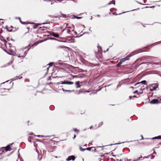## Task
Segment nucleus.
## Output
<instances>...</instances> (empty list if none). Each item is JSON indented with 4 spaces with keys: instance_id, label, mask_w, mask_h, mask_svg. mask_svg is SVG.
<instances>
[{
    "instance_id": "8",
    "label": "nucleus",
    "mask_w": 161,
    "mask_h": 161,
    "mask_svg": "<svg viewBox=\"0 0 161 161\" xmlns=\"http://www.w3.org/2000/svg\"><path fill=\"white\" fill-rule=\"evenodd\" d=\"M150 103L151 104H158L159 103L158 100L156 99H154L152 100L150 102Z\"/></svg>"
},
{
    "instance_id": "43",
    "label": "nucleus",
    "mask_w": 161,
    "mask_h": 161,
    "mask_svg": "<svg viewBox=\"0 0 161 161\" xmlns=\"http://www.w3.org/2000/svg\"><path fill=\"white\" fill-rule=\"evenodd\" d=\"M7 40L8 41H9L10 40L9 39V37H7Z\"/></svg>"
},
{
    "instance_id": "46",
    "label": "nucleus",
    "mask_w": 161,
    "mask_h": 161,
    "mask_svg": "<svg viewBox=\"0 0 161 161\" xmlns=\"http://www.w3.org/2000/svg\"><path fill=\"white\" fill-rule=\"evenodd\" d=\"M132 97H135V98H136L137 97L136 96H134Z\"/></svg>"
},
{
    "instance_id": "56",
    "label": "nucleus",
    "mask_w": 161,
    "mask_h": 161,
    "mask_svg": "<svg viewBox=\"0 0 161 161\" xmlns=\"http://www.w3.org/2000/svg\"><path fill=\"white\" fill-rule=\"evenodd\" d=\"M74 32H75V34H77V33L75 31Z\"/></svg>"
},
{
    "instance_id": "20",
    "label": "nucleus",
    "mask_w": 161,
    "mask_h": 161,
    "mask_svg": "<svg viewBox=\"0 0 161 161\" xmlns=\"http://www.w3.org/2000/svg\"><path fill=\"white\" fill-rule=\"evenodd\" d=\"M146 83V81L144 80L142 81L141 82H140V84H145Z\"/></svg>"
},
{
    "instance_id": "49",
    "label": "nucleus",
    "mask_w": 161,
    "mask_h": 161,
    "mask_svg": "<svg viewBox=\"0 0 161 161\" xmlns=\"http://www.w3.org/2000/svg\"><path fill=\"white\" fill-rule=\"evenodd\" d=\"M136 84L137 85L138 84H140V82H138V83H136Z\"/></svg>"
},
{
    "instance_id": "30",
    "label": "nucleus",
    "mask_w": 161,
    "mask_h": 161,
    "mask_svg": "<svg viewBox=\"0 0 161 161\" xmlns=\"http://www.w3.org/2000/svg\"><path fill=\"white\" fill-rule=\"evenodd\" d=\"M40 157V156H39V155L38 154V159L39 160V161H40V160L42 159V156H41V157H40H40Z\"/></svg>"
},
{
    "instance_id": "41",
    "label": "nucleus",
    "mask_w": 161,
    "mask_h": 161,
    "mask_svg": "<svg viewBox=\"0 0 161 161\" xmlns=\"http://www.w3.org/2000/svg\"><path fill=\"white\" fill-rule=\"evenodd\" d=\"M142 158V156H141V157H139V158H138V159H137V161H139V160H140V158Z\"/></svg>"
},
{
    "instance_id": "14",
    "label": "nucleus",
    "mask_w": 161,
    "mask_h": 161,
    "mask_svg": "<svg viewBox=\"0 0 161 161\" xmlns=\"http://www.w3.org/2000/svg\"><path fill=\"white\" fill-rule=\"evenodd\" d=\"M152 139H161V136H159L152 138Z\"/></svg>"
},
{
    "instance_id": "36",
    "label": "nucleus",
    "mask_w": 161,
    "mask_h": 161,
    "mask_svg": "<svg viewBox=\"0 0 161 161\" xmlns=\"http://www.w3.org/2000/svg\"><path fill=\"white\" fill-rule=\"evenodd\" d=\"M138 91L137 90H136L135 91H134V92H133V93L134 94H135V93H137L138 94Z\"/></svg>"
},
{
    "instance_id": "45",
    "label": "nucleus",
    "mask_w": 161,
    "mask_h": 161,
    "mask_svg": "<svg viewBox=\"0 0 161 161\" xmlns=\"http://www.w3.org/2000/svg\"><path fill=\"white\" fill-rule=\"evenodd\" d=\"M125 161H126V160L128 161L129 160H130V159L128 160V159H127V158H125Z\"/></svg>"
},
{
    "instance_id": "27",
    "label": "nucleus",
    "mask_w": 161,
    "mask_h": 161,
    "mask_svg": "<svg viewBox=\"0 0 161 161\" xmlns=\"http://www.w3.org/2000/svg\"><path fill=\"white\" fill-rule=\"evenodd\" d=\"M48 39L51 40H56L57 41H58V40L57 39L54 38H48Z\"/></svg>"
},
{
    "instance_id": "35",
    "label": "nucleus",
    "mask_w": 161,
    "mask_h": 161,
    "mask_svg": "<svg viewBox=\"0 0 161 161\" xmlns=\"http://www.w3.org/2000/svg\"><path fill=\"white\" fill-rule=\"evenodd\" d=\"M61 14L63 15V17L64 18H65L66 16V15L65 14H63L61 13Z\"/></svg>"
},
{
    "instance_id": "25",
    "label": "nucleus",
    "mask_w": 161,
    "mask_h": 161,
    "mask_svg": "<svg viewBox=\"0 0 161 161\" xmlns=\"http://www.w3.org/2000/svg\"><path fill=\"white\" fill-rule=\"evenodd\" d=\"M75 159V157L73 155H71V160H74Z\"/></svg>"
},
{
    "instance_id": "4",
    "label": "nucleus",
    "mask_w": 161,
    "mask_h": 161,
    "mask_svg": "<svg viewBox=\"0 0 161 161\" xmlns=\"http://www.w3.org/2000/svg\"><path fill=\"white\" fill-rule=\"evenodd\" d=\"M2 149L3 150H3H5V152H6L8 151H10L11 149V148L10 147V145H8L5 147H3Z\"/></svg>"
},
{
    "instance_id": "38",
    "label": "nucleus",
    "mask_w": 161,
    "mask_h": 161,
    "mask_svg": "<svg viewBox=\"0 0 161 161\" xmlns=\"http://www.w3.org/2000/svg\"><path fill=\"white\" fill-rule=\"evenodd\" d=\"M6 43H7V42L6 41V40H4V44L6 46Z\"/></svg>"
},
{
    "instance_id": "23",
    "label": "nucleus",
    "mask_w": 161,
    "mask_h": 161,
    "mask_svg": "<svg viewBox=\"0 0 161 161\" xmlns=\"http://www.w3.org/2000/svg\"><path fill=\"white\" fill-rule=\"evenodd\" d=\"M73 130L75 132H76L77 134H78L79 132L78 130L77 129H76L74 128L73 129Z\"/></svg>"
},
{
    "instance_id": "6",
    "label": "nucleus",
    "mask_w": 161,
    "mask_h": 161,
    "mask_svg": "<svg viewBox=\"0 0 161 161\" xmlns=\"http://www.w3.org/2000/svg\"><path fill=\"white\" fill-rule=\"evenodd\" d=\"M125 142H121V143H114V144H110V145H106V146H103L102 147H101V146H97V147H101V148H102L103 147H106V146H112V145H119V144H121V143H124Z\"/></svg>"
},
{
    "instance_id": "5",
    "label": "nucleus",
    "mask_w": 161,
    "mask_h": 161,
    "mask_svg": "<svg viewBox=\"0 0 161 161\" xmlns=\"http://www.w3.org/2000/svg\"><path fill=\"white\" fill-rule=\"evenodd\" d=\"M48 33H49L50 35H52L55 37L58 38L59 37V36L58 33L54 32H52L50 33L49 31H48Z\"/></svg>"
},
{
    "instance_id": "9",
    "label": "nucleus",
    "mask_w": 161,
    "mask_h": 161,
    "mask_svg": "<svg viewBox=\"0 0 161 161\" xmlns=\"http://www.w3.org/2000/svg\"><path fill=\"white\" fill-rule=\"evenodd\" d=\"M70 28V27L69 26L68 27H66L65 29H64L63 30V31H64L65 32H66L68 33L69 34L70 32V30L69 29Z\"/></svg>"
},
{
    "instance_id": "40",
    "label": "nucleus",
    "mask_w": 161,
    "mask_h": 161,
    "mask_svg": "<svg viewBox=\"0 0 161 161\" xmlns=\"http://www.w3.org/2000/svg\"><path fill=\"white\" fill-rule=\"evenodd\" d=\"M62 90H63L64 91H68V92H70V90H65L63 88H62Z\"/></svg>"
},
{
    "instance_id": "17",
    "label": "nucleus",
    "mask_w": 161,
    "mask_h": 161,
    "mask_svg": "<svg viewBox=\"0 0 161 161\" xmlns=\"http://www.w3.org/2000/svg\"><path fill=\"white\" fill-rule=\"evenodd\" d=\"M124 61H120V62L116 65L117 67H119V65L122 63Z\"/></svg>"
},
{
    "instance_id": "59",
    "label": "nucleus",
    "mask_w": 161,
    "mask_h": 161,
    "mask_svg": "<svg viewBox=\"0 0 161 161\" xmlns=\"http://www.w3.org/2000/svg\"><path fill=\"white\" fill-rule=\"evenodd\" d=\"M141 136L142 137V139H143L144 138H143V136Z\"/></svg>"
},
{
    "instance_id": "18",
    "label": "nucleus",
    "mask_w": 161,
    "mask_h": 161,
    "mask_svg": "<svg viewBox=\"0 0 161 161\" xmlns=\"http://www.w3.org/2000/svg\"><path fill=\"white\" fill-rule=\"evenodd\" d=\"M158 87V86H157V87H155V89H150V91L151 92H152L153 91H154L156 90V89Z\"/></svg>"
},
{
    "instance_id": "37",
    "label": "nucleus",
    "mask_w": 161,
    "mask_h": 161,
    "mask_svg": "<svg viewBox=\"0 0 161 161\" xmlns=\"http://www.w3.org/2000/svg\"><path fill=\"white\" fill-rule=\"evenodd\" d=\"M82 35H80V36H76L75 37V38L79 37H80V36H82Z\"/></svg>"
},
{
    "instance_id": "1",
    "label": "nucleus",
    "mask_w": 161,
    "mask_h": 161,
    "mask_svg": "<svg viewBox=\"0 0 161 161\" xmlns=\"http://www.w3.org/2000/svg\"><path fill=\"white\" fill-rule=\"evenodd\" d=\"M140 52H139L140 53ZM139 53V52H136L135 54H133V53H132V54H130L128 55H127L125 57L123 58H117L116 57H114L112 59L113 60H129V58L131 57L133 55Z\"/></svg>"
},
{
    "instance_id": "31",
    "label": "nucleus",
    "mask_w": 161,
    "mask_h": 161,
    "mask_svg": "<svg viewBox=\"0 0 161 161\" xmlns=\"http://www.w3.org/2000/svg\"><path fill=\"white\" fill-rule=\"evenodd\" d=\"M75 40L71 38V42H75Z\"/></svg>"
},
{
    "instance_id": "53",
    "label": "nucleus",
    "mask_w": 161,
    "mask_h": 161,
    "mask_svg": "<svg viewBox=\"0 0 161 161\" xmlns=\"http://www.w3.org/2000/svg\"><path fill=\"white\" fill-rule=\"evenodd\" d=\"M10 28H13V26H11Z\"/></svg>"
},
{
    "instance_id": "10",
    "label": "nucleus",
    "mask_w": 161,
    "mask_h": 161,
    "mask_svg": "<svg viewBox=\"0 0 161 161\" xmlns=\"http://www.w3.org/2000/svg\"><path fill=\"white\" fill-rule=\"evenodd\" d=\"M31 24H33L34 25V26L33 27V28L34 29H36L38 25H41V24H36V23H33V22L31 23Z\"/></svg>"
},
{
    "instance_id": "11",
    "label": "nucleus",
    "mask_w": 161,
    "mask_h": 161,
    "mask_svg": "<svg viewBox=\"0 0 161 161\" xmlns=\"http://www.w3.org/2000/svg\"><path fill=\"white\" fill-rule=\"evenodd\" d=\"M61 84H70V81H68L66 80H64V81L61 82Z\"/></svg>"
},
{
    "instance_id": "21",
    "label": "nucleus",
    "mask_w": 161,
    "mask_h": 161,
    "mask_svg": "<svg viewBox=\"0 0 161 161\" xmlns=\"http://www.w3.org/2000/svg\"><path fill=\"white\" fill-rule=\"evenodd\" d=\"M76 16H76L75 15L72 14V15H71V19H75V18H76Z\"/></svg>"
},
{
    "instance_id": "42",
    "label": "nucleus",
    "mask_w": 161,
    "mask_h": 161,
    "mask_svg": "<svg viewBox=\"0 0 161 161\" xmlns=\"http://www.w3.org/2000/svg\"><path fill=\"white\" fill-rule=\"evenodd\" d=\"M76 137V135H74V137L73 138V139H74Z\"/></svg>"
},
{
    "instance_id": "19",
    "label": "nucleus",
    "mask_w": 161,
    "mask_h": 161,
    "mask_svg": "<svg viewBox=\"0 0 161 161\" xmlns=\"http://www.w3.org/2000/svg\"><path fill=\"white\" fill-rule=\"evenodd\" d=\"M111 2H113V4H114V5H115V2L114 1V0H112L111 1V2H109L108 4V5H109L110 4H111Z\"/></svg>"
},
{
    "instance_id": "29",
    "label": "nucleus",
    "mask_w": 161,
    "mask_h": 161,
    "mask_svg": "<svg viewBox=\"0 0 161 161\" xmlns=\"http://www.w3.org/2000/svg\"><path fill=\"white\" fill-rule=\"evenodd\" d=\"M67 161H70V156H69L68 158L66 159Z\"/></svg>"
},
{
    "instance_id": "22",
    "label": "nucleus",
    "mask_w": 161,
    "mask_h": 161,
    "mask_svg": "<svg viewBox=\"0 0 161 161\" xmlns=\"http://www.w3.org/2000/svg\"><path fill=\"white\" fill-rule=\"evenodd\" d=\"M7 27L8 26H6L5 27V28L7 30V31H8V32H12V31H13L12 30H8V28H7Z\"/></svg>"
},
{
    "instance_id": "12",
    "label": "nucleus",
    "mask_w": 161,
    "mask_h": 161,
    "mask_svg": "<svg viewBox=\"0 0 161 161\" xmlns=\"http://www.w3.org/2000/svg\"><path fill=\"white\" fill-rule=\"evenodd\" d=\"M22 77L20 75H19L18 76H16L15 78H14L12 79V80H16L18 79H21L22 78Z\"/></svg>"
},
{
    "instance_id": "55",
    "label": "nucleus",
    "mask_w": 161,
    "mask_h": 161,
    "mask_svg": "<svg viewBox=\"0 0 161 161\" xmlns=\"http://www.w3.org/2000/svg\"><path fill=\"white\" fill-rule=\"evenodd\" d=\"M97 17H100V15L99 14H98L97 15Z\"/></svg>"
},
{
    "instance_id": "3",
    "label": "nucleus",
    "mask_w": 161,
    "mask_h": 161,
    "mask_svg": "<svg viewBox=\"0 0 161 161\" xmlns=\"http://www.w3.org/2000/svg\"><path fill=\"white\" fill-rule=\"evenodd\" d=\"M143 59H150L151 60L157 59V57H152V56H146L143 57Z\"/></svg>"
},
{
    "instance_id": "28",
    "label": "nucleus",
    "mask_w": 161,
    "mask_h": 161,
    "mask_svg": "<svg viewBox=\"0 0 161 161\" xmlns=\"http://www.w3.org/2000/svg\"><path fill=\"white\" fill-rule=\"evenodd\" d=\"M42 28H45V26H43L42 27H40L39 28V30H41L42 31H44V29H42Z\"/></svg>"
},
{
    "instance_id": "39",
    "label": "nucleus",
    "mask_w": 161,
    "mask_h": 161,
    "mask_svg": "<svg viewBox=\"0 0 161 161\" xmlns=\"http://www.w3.org/2000/svg\"><path fill=\"white\" fill-rule=\"evenodd\" d=\"M8 44H9V47H11V46H12L11 44L10 43H8Z\"/></svg>"
},
{
    "instance_id": "57",
    "label": "nucleus",
    "mask_w": 161,
    "mask_h": 161,
    "mask_svg": "<svg viewBox=\"0 0 161 161\" xmlns=\"http://www.w3.org/2000/svg\"><path fill=\"white\" fill-rule=\"evenodd\" d=\"M84 146L86 147V146H87V144H85V145H84Z\"/></svg>"
},
{
    "instance_id": "61",
    "label": "nucleus",
    "mask_w": 161,
    "mask_h": 161,
    "mask_svg": "<svg viewBox=\"0 0 161 161\" xmlns=\"http://www.w3.org/2000/svg\"><path fill=\"white\" fill-rule=\"evenodd\" d=\"M140 90H143V89H142V88H140Z\"/></svg>"
},
{
    "instance_id": "7",
    "label": "nucleus",
    "mask_w": 161,
    "mask_h": 161,
    "mask_svg": "<svg viewBox=\"0 0 161 161\" xmlns=\"http://www.w3.org/2000/svg\"><path fill=\"white\" fill-rule=\"evenodd\" d=\"M74 53L76 55H79V50L77 49H75V51L71 49V53H72V54H74Z\"/></svg>"
},
{
    "instance_id": "2",
    "label": "nucleus",
    "mask_w": 161,
    "mask_h": 161,
    "mask_svg": "<svg viewBox=\"0 0 161 161\" xmlns=\"http://www.w3.org/2000/svg\"><path fill=\"white\" fill-rule=\"evenodd\" d=\"M30 45H29L28 46H26V47H24L23 48V49H26L27 48H28L27 50L25 51L24 52V54L23 55H21V56L20 55V54L19 55V56H18V57H25L26 54V53H27V52L29 50V49L30 48V47L29 48H28V47H30Z\"/></svg>"
},
{
    "instance_id": "24",
    "label": "nucleus",
    "mask_w": 161,
    "mask_h": 161,
    "mask_svg": "<svg viewBox=\"0 0 161 161\" xmlns=\"http://www.w3.org/2000/svg\"><path fill=\"white\" fill-rule=\"evenodd\" d=\"M94 147H87L86 148V150H87V151H90L91 149L92 148H93Z\"/></svg>"
},
{
    "instance_id": "34",
    "label": "nucleus",
    "mask_w": 161,
    "mask_h": 161,
    "mask_svg": "<svg viewBox=\"0 0 161 161\" xmlns=\"http://www.w3.org/2000/svg\"><path fill=\"white\" fill-rule=\"evenodd\" d=\"M81 18H82V17H78V16H76V19H81Z\"/></svg>"
},
{
    "instance_id": "15",
    "label": "nucleus",
    "mask_w": 161,
    "mask_h": 161,
    "mask_svg": "<svg viewBox=\"0 0 161 161\" xmlns=\"http://www.w3.org/2000/svg\"><path fill=\"white\" fill-rule=\"evenodd\" d=\"M15 18H19V19L20 22L23 25L26 24L25 22H23L21 20V19L20 17H16Z\"/></svg>"
},
{
    "instance_id": "62",
    "label": "nucleus",
    "mask_w": 161,
    "mask_h": 161,
    "mask_svg": "<svg viewBox=\"0 0 161 161\" xmlns=\"http://www.w3.org/2000/svg\"><path fill=\"white\" fill-rule=\"evenodd\" d=\"M5 82H3V83H1V84H4V83H5Z\"/></svg>"
},
{
    "instance_id": "64",
    "label": "nucleus",
    "mask_w": 161,
    "mask_h": 161,
    "mask_svg": "<svg viewBox=\"0 0 161 161\" xmlns=\"http://www.w3.org/2000/svg\"><path fill=\"white\" fill-rule=\"evenodd\" d=\"M57 1H58V2H60L61 1L60 0H57Z\"/></svg>"
},
{
    "instance_id": "50",
    "label": "nucleus",
    "mask_w": 161,
    "mask_h": 161,
    "mask_svg": "<svg viewBox=\"0 0 161 161\" xmlns=\"http://www.w3.org/2000/svg\"><path fill=\"white\" fill-rule=\"evenodd\" d=\"M92 128V126H91L89 128L90 129H91Z\"/></svg>"
},
{
    "instance_id": "26",
    "label": "nucleus",
    "mask_w": 161,
    "mask_h": 161,
    "mask_svg": "<svg viewBox=\"0 0 161 161\" xmlns=\"http://www.w3.org/2000/svg\"><path fill=\"white\" fill-rule=\"evenodd\" d=\"M79 148H80V150L81 151H83L85 150H86V149H83V148H82L80 146L79 147Z\"/></svg>"
},
{
    "instance_id": "51",
    "label": "nucleus",
    "mask_w": 161,
    "mask_h": 161,
    "mask_svg": "<svg viewBox=\"0 0 161 161\" xmlns=\"http://www.w3.org/2000/svg\"><path fill=\"white\" fill-rule=\"evenodd\" d=\"M137 3H139V4H142V3H141L138 2H137Z\"/></svg>"
},
{
    "instance_id": "44",
    "label": "nucleus",
    "mask_w": 161,
    "mask_h": 161,
    "mask_svg": "<svg viewBox=\"0 0 161 161\" xmlns=\"http://www.w3.org/2000/svg\"><path fill=\"white\" fill-rule=\"evenodd\" d=\"M132 96H130L129 97V99L130 100H131L132 99Z\"/></svg>"
},
{
    "instance_id": "60",
    "label": "nucleus",
    "mask_w": 161,
    "mask_h": 161,
    "mask_svg": "<svg viewBox=\"0 0 161 161\" xmlns=\"http://www.w3.org/2000/svg\"><path fill=\"white\" fill-rule=\"evenodd\" d=\"M137 85V84H136H136H135L134 85V86H136Z\"/></svg>"
},
{
    "instance_id": "13",
    "label": "nucleus",
    "mask_w": 161,
    "mask_h": 161,
    "mask_svg": "<svg viewBox=\"0 0 161 161\" xmlns=\"http://www.w3.org/2000/svg\"><path fill=\"white\" fill-rule=\"evenodd\" d=\"M53 64V63H52H52H51L50 64H48V65H49V67H47V66L45 67H46V69H47V72H48V69H49V67H50V66H52Z\"/></svg>"
},
{
    "instance_id": "33",
    "label": "nucleus",
    "mask_w": 161,
    "mask_h": 161,
    "mask_svg": "<svg viewBox=\"0 0 161 161\" xmlns=\"http://www.w3.org/2000/svg\"><path fill=\"white\" fill-rule=\"evenodd\" d=\"M36 136L38 137H43V136L42 135H37V136Z\"/></svg>"
},
{
    "instance_id": "48",
    "label": "nucleus",
    "mask_w": 161,
    "mask_h": 161,
    "mask_svg": "<svg viewBox=\"0 0 161 161\" xmlns=\"http://www.w3.org/2000/svg\"><path fill=\"white\" fill-rule=\"evenodd\" d=\"M94 151L95 152H97V150H96V149H94Z\"/></svg>"
},
{
    "instance_id": "32",
    "label": "nucleus",
    "mask_w": 161,
    "mask_h": 161,
    "mask_svg": "<svg viewBox=\"0 0 161 161\" xmlns=\"http://www.w3.org/2000/svg\"><path fill=\"white\" fill-rule=\"evenodd\" d=\"M103 124V122H100V123H99V124H98V125L99 126H101Z\"/></svg>"
},
{
    "instance_id": "54",
    "label": "nucleus",
    "mask_w": 161,
    "mask_h": 161,
    "mask_svg": "<svg viewBox=\"0 0 161 161\" xmlns=\"http://www.w3.org/2000/svg\"><path fill=\"white\" fill-rule=\"evenodd\" d=\"M52 17L57 18V16H54V17Z\"/></svg>"
},
{
    "instance_id": "58",
    "label": "nucleus",
    "mask_w": 161,
    "mask_h": 161,
    "mask_svg": "<svg viewBox=\"0 0 161 161\" xmlns=\"http://www.w3.org/2000/svg\"><path fill=\"white\" fill-rule=\"evenodd\" d=\"M5 51L7 53H8V54H9V53H8V52H7V51Z\"/></svg>"
},
{
    "instance_id": "52",
    "label": "nucleus",
    "mask_w": 161,
    "mask_h": 161,
    "mask_svg": "<svg viewBox=\"0 0 161 161\" xmlns=\"http://www.w3.org/2000/svg\"><path fill=\"white\" fill-rule=\"evenodd\" d=\"M71 26H72V27L73 28H74V25H71Z\"/></svg>"
},
{
    "instance_id": "47",
    "label": "nucleus",
    "mask_w": 161,
    "mask_h": 161,
    "mask_svg": "<svg viewBox=\"0 0 161 161\" xmlns=\"http://www.w3.org/2000/svg\"><path fill=\"white\" fill-rule=\"evenodd\" d=\"M125 12H123V13H120V14H123V13H125ZM116 15H118V14H116Z\"/></svg>"
},
{
    "instance_id": "16",
    "label": "nucleus",
    "mask_w": 161,
    "mask_h": 161,
    "mask_svg": "<svg viewBox=\"0 0 161 161\" xmlns=\"http://www.w3.org/2000/svg\"><path fill=\"white\" fill-rule=\"evenodd\" d=\"M75 84L76 87V88H79V87H80V86L79 83H78L77 82H76Z\"/></svg>"
},
{
    "instance_id": "63",
    "label": "nucleus",
    "mask_w": 161,
    "mask_h": 161,
    "mask_svg": "<svg viewBox=\"0 0 161 161\" xmlns=\"http://www.w3.org/2000/svg\"><path fill=\"white\" fill-rule=\"evenodd\" d=\"M10 40H12V41H14V40H13V39H11Z\"/></svg>"
}]
</instances>
